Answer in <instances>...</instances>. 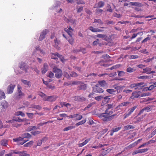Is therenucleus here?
<instances>
[{
    "label": "nucleus",
    "instance_id": "obj_2",
    "mask_svg": "<svg viewBox=\"0 0 156 156\" xmlns=\"http://www.w3.org/2000/svg\"><path fill=\"white\" fill-rule=\"evenodd\" d=\"M53 71L55 73V77L57 78H61L62 75V71L60 69L55 67L53 69Z\"/></svg>",
    "mask_w": 156,
    "mask_h": 156
},
{
    "label": "nucleus",
    "instance_id": "obj_55",
    "mask_svg": "<svg viewBox=\"0 0 156 156\" xmlns=\"http://www.w3.org/2000/svg\"><path fill=\"white\" fill-rule=\"evenodd\" d=\"M67 20L68 23H71L72 24H74L76 22V20L73 19H70Z\"/></svg>",
    "mask_w": 156,
    "mask_h": 156
},
{
    "label": "nucleus",
    "instance_id": "obj_18",
    "mask_svg": "<svg viewBox=\"0 0 156 156\" xmlns=\"http://www.w3.org/2000/svg\"><path fill=\"white\" fill-rule=\"evenodd\" d=\"M104 5L105 3L104 2L102 1H100L95 5L94 6V8H101L104 6Z\"/></svg>",
    "mask_w": 156,
    "mask_h": 156
},
{
    "label": "nucleus",
    "instance_id": "obj_1",
    "mask_svg": "<svg viewBox=\"0 0 156 156\" xmlns=\"http://www.w3.org/2000/svg\"><path fill=\"white\" fill-rule=\"evenodd\" d=\"M21 87L19 85L17 86V92L15 94L14 98L16 100H20L23 98L25 94L21 91Z\"/></svg>",
    "mask_w": 156,
    "mask_h": 156
},
{
    "label": "nucleus",
    "instance_id": "obj_19",
    "mask_svg": "<svg viewBox=\"0 0 156 156\" xmlns=\"http://www.w3.org/2000/svg\"><path fill=\"white\" fill-rule=\"evenodd\" d=\"M121 129V126H119L115 128H113L111 130L110 135L111 136H112L114 132H116L120 130Z\"/></svg>",
    "mask_w": 156,
    "mask_h": 156
},
{
    "label": "nucleus",
    "instance_id": "obj_37",
    "mask_svg": "<svg viewBox=\"0 0 156 156\" xmlns=\"http://www.w3.org/2000/svg\"><path fill=\"white\" fill-rule=\"evenodd\" d=\"M23 140V138H22L21 137H19L17 138H14L13 139V140L14 142H17V143L22 141Z\"/></svg>",
    "mask_w": 156,
    "mask_h": 156
},
{
    "label": "nucleus",
    "instance_id": "obj_34",
    "mask_svg": "<svg viewBox=\"0 0 156 156\" xmlns=\"http://www.w3.org/2000/svg\"><path fill=\"white\" fill-rule=\"evenodd\" d=\"M86 122V119H83L76 124L75 125L76 126H78L80 125H82L84 124Z\"/></svg>",
    "mask_w": 156,
    "mask_h": 156
},
{
    "label": "nucleus",
    "instance_id": "obj_52",
    "mask_svg": "<svg viewBox=\"0 0 156 156\" xmlns=\"http://www.w3.org/2000/svg\"><path fill=\"white\" fill-rule=\"evenodd\" d=\"M41 133V132L39 131H35L31 132V134L34 136H35L37 134H39Z\"/></svg>",
    "mask_w": 156,
    "mask_h": 156
},
{
    "label": "nucleus",
    "instance_id": "obj_28",
    "mask_svg": "<svg viewBox=\"0 0 156 156\" xmlns=\"http://www.w3.org/2000/svg\"><path fill=\"white\" fill-rule=\"evenodd\" d=\"M31 108H33L36 109L38 110H40L42 108L39 105H32Z\"/></svg>",
    "mask_w": 156,
    "mask_h": 156
},
{
    "label": "nucleus",
    "instance_id": "obj_48",
    "mask_svg": "<svg viewBox=\"0 0 156 156\" xmlns=\"http://www.w3.org/2000/svg\"><path fill=\"white\" fill-rule=\"evenodd\" d=\"M118 76L120 77H122L124 76L125 72L123 71H118Z\"/></svg>",
    "mask_w": 156,
    "mask_h": 156
},
{
    "label": "nucleus",
    "instance_id": "obj_62",
    "mask_svg": "<svg viewBox=\"0 0 156 156\" xmlns=\"http://www.w3.org/2000/svg\"><path fill=\"white\" fill-rule=\"evenodd\" d=\"M132 90L129 89H124L123 91V92L126 94H128L131 93Z\"/></svg>",
    "mask_w": 156,
    "mask_h": 156
},
{
    "label": "nucleus",
    "instance_id": "obj_21",
    "mask_svg": "<svg viewBox=\"0 0 156 156\" xmlns=\"http://www.w3.org/2000/svg\"><path fill=\"white\" fill-rule=\"evenodd\" d=\"M60 104L61 105V107L62 108L64 106H65L67 108H70L71 106V104L68 103H66L64 102H60Z\"/></svg>",
    "mask_w": 156,
    "mask_h": 156
},
{
    "label": "nucleus",
    "instance_id": "obj_25",
    "mask_svg": "<svg viewBox=\"0 0 156 156\" xmlns=\"http://www.w3.org/2000/svg\"><path fill=\"white\" fill-rule=\"evenodd\" d=\"M129 4L130 5L140 7H142L143 6L141 3L138 2H130L129 3Z\"/></svg>",
    "mask_w": 156,
    "mask_h": 156
},
{
    "label": "nucleus",
    "instance_id": "obj_43",
    "mask_svg": "<svg viewBox=\"0 0 156 156\" xmlns=\"http://www.w3.org/2000/svg\"><path fill=\"white\" fill-rule=\"evenodd\" d=\"M23 137L24 138H30L31 137V135L28 133H25L23 134Z\"/></svg>",
    "mask_w": 156,
    "mask_h": 156
},
{
    "label": "nucleus",
    "instance_id": "obj_38",
    "mask_svg": "<svg viewBox=\"0 0 156 156\" xmlns=\"http://www.w3.org/2000/svg\"><path fill=\"white\" fill-rule=\"evenodd\" d=\"M33 143L34 141H30L27 143L24 144V146L26 147H30L33 145Z\"/></svg>",
    "mask_w": 156,
    "mask_h": 156
},
{
    "label": "nucleus",
    "instance_id": "obj_61",
    "mask_svg": "<svg viewBox=\"0 0 156 156\" xmlns=\"http://www.w3.org/2000/svg\"><path fill=\"white\" fill-rule=\"evenodd\" d=\"M154 59V57H153L151 58H148L144 61V62L146 63L150 62Z\"/></svg>",
    "mask_w": 156,
    "mask_h": 156
},
{
    "label": "nucleus",
    "instance_id": "obj_49",
    "mask_svg": "<svg viewBox=\"0 0 156 156\" xmlns=\"http://www.w3.org/2000/svg\"><path fill=\"white\" fill-rule=\"evenodd\" d=\"M151 69L149 67H147L145 69H143L144 71L145 72H147L149 74L151 71Z\"/></svg>",
    "mask_w": 156,
    "mask_h": 156
},
{
    "label": "nucleus",
    "instance_id": "obj_50",
    "mask_svg": "<svg viewBox=\"0 0 156 156\" xmlns=\"http://www.w3.org/2000/svg\"><path fill=\"white\" fill-rule=\"evenodd\" d=\"M16 115H21L22 117H24L25 116V115L24 114V113H23L21 111H18L16 112Z\"/></svg>",
    "mask_w": 156,
    "mask_h": 156
},
{
    "label": "nucleus",
    "instance_id": "obj_14",
    "mask_svg": "<svg viewBox=\"0 0 156 156\" xmlns=\"http://www.w3.org/2000/svg\"><path fill=\"white\" fill-rule=\"evenodd\" d=\"M64 31L66 32L69 36H70L72 35L73 30L70 26H69L68 28H66L64 29Z\"/></svg>",
    "mask_w": 156,
    "mask_h": 156
},
{
    "label": "nucleus",
    "instance_id": "obj_5",
    "mask_svg": "<svg viewBox=\"0 0 156 156\" xmlns=\"http://www.w3.org/2000/svg\"><path fill=\"white\" fill-rule=\"evenodd\" d=\"M51 59H55L57 61L58 59V58L59 57L60 58L61 61L62 62L63 61L62 58H61L62 57L63 58L62 55H59L58 53H51Z\"/></svg>",
    "mask_w": 156,
    "mask_h": 156
},
{
    "label": "nucleus",
    "instance_id": "obj_16",
    "mask_svg": "<svg viewBox=\"0 0 156 156\" xmlns=\"http://www.w3.org/2000/svg\"><path fill=\"white\" fill-rule=\"evenodd\" d=\"M98 83L101 86L103 87L107 88L108 87V84L104 80L98 81Z\"/></svg>",
    "mask_w": 156,
    "mask_h": 156
},
{
    "label": "nucleus",
    "instance_id": "obj_29",
    "mask_svg": "<svg viewBox=\"0 0 156 156\" xmlns=\"http://www.w3.org/2000/svg\"><path fill=\"white\" fill-rule=\"evenodd\" d=\"M136 70L135 67H128L126 69V71L128 73H132Z\"/></svg>",
    "mask_w": 156,
    "mask_h": 156
},
{
    "label": "nucleus",
    "instance_id": "obj_6",
    "mask_svg": "<svg viewBox=\"0 0 156 156\" xmlns=\"http://www.w3.org/2000/svg\"><path fill=\"white\" fill-rule=\"evenodd\" d=\"M143 84V83H134L131 84L129 85V87L131 88H134L135 90H136L138 88L141 89L140 86Z\"/></svg>",
    "mask_w": 156,
    "mask_h": 156
},
{
    "label": "nucleus",
    "instance_id": "obj_30",
    "mask_svg": "<svg viewBox=\"0 0 156 156\" xmlns=\"http://www.w3.org/2000/svg\"><path fill=\"white\" fill-rule=\"evenodd\" d=\"M75 126H69L64 128L63 131H68L69 130L75 128Z\"/></svg>",
    "mask_w": 156,
    "mask_h": 156
},
{
    "label": "nucleus",
    "instance_id": "obj_64",
    "mask_svg": "<svg viewBox=\"0 0 156 156\" xmlns=\"http://www.w3.org/2000/svg\"><path fill=\"white\" fill-rule=\"evenodd\" d=\"M20 156H30L29 154L25 153L24 152H20Z\"/></svg>",
    "mask_w": 156,
    "mask_h": 156
},
{
    "label": "nucleus",
    "instance_id": "obj_59",
    "mask_svg": "<svg viewBox=\"0 0 156 156\" xmlns=\"http://www.w3.org/2000/svg\"><path fill=\"white\" fill-rule=\"evenodd\" d=\"M103 98V96L102 95L96 97L95 98V99L98 101H100Z\"/></svg>",
    "mask_w": 156,
    "mask_h": 156
},
{
    "label": "nucleus",
    "instance_id": "obj_51",
    "mask_svg": "<svg viewBox=\"0 0 156 156\" xmlns=\"http://www.w3.org/2000/svg\"><path fill=\"white\" fill-rule=\"evenodd\" d=\"M70 77H76L78 76V75L76 73L74 72H72L70 74Z\"/></svg>",
    "mask_w": 156,
    "mask_h": 156
},
{
    "label": "nucleus",
    "instance_id": "obj_10",
    "mask_svg": "<svg viewBox=\"0 0 156 156\" xmlns=\"http://www.w3.org/2000/svg\"><path fill=\"white\" fill-rule=\"evenodd\" d=\"M74 100L76 101L83 102L86 100V98L80 96H76L73 97Z\"/></svg>",
    "mask_w": 156,
    "mask_h": 156
},
{
    "label": "nucleus",
    "instance_id": "obj_15",
    "mask_svg": "<svg viewBox=\"0 0 156 156\" xmlns=\"http://www.w3.org/2000/svg\"><path fill=\"white\" fill-rule=\"evenodd\" d=\"M89 29L93 32H101L103 31L102 30L98 28L94 27L92 26L90 27Z\"/></svg>",
    "mask_w": 156,
    "mask_h": 156
},
{
    "label": "nucleus",
    "instance_id": "obj_58",
    "mask_svg": "<svg viewBox=\"0 0 156 156\" xmlns=\"http://www.w3.org/2000/svg\"><path fill=\"white\" fill-rule=\"evenodd\" d=\"M138 150L139 153H144L147 151L148 150V149L147 148H145L139 149Z\"/></svg>",
    "mask_w": 156,
    "mask_h": 156
},
{
    "label": "nucleus",
    "instance_id": "obj_17",
    "mask_svg": "<svg viewBox=\"0 0 156 156\" xmlns=\"http://www.w3.org/2000/svg\"><path fill=\"white\" fill-rule=\"evenodd\" d=\"M96 36L97 37L102 38L106 41H108V38L106 34H99L97 35Z\"/></svg>",
    "mask_w": 156,
    "mask_h": 156
},
{
    "label": "nucleus",
    "instance_id": "obj_8",
    "mask_svg": "<svg viewBox=\"0 0 156 156\" xmlns=\"http://www.w3.org/2000/svg\"><path fill=\"white\" fill-rule=\"evenodd\" d=\"M15 87V85L12 84H10L8 86L7 90V92L8 94L12 93L13 92L14 89Z\"/></svg>",
    "mask_w": 156,
    "mask_h": 156
},
{
    "label": "nucleus",
    "instance_id": "obj_12",
    "mask_svg": "<svg viewBox=\"0 0 156 156\" xmlns=\"http://www.w3.org/2000/svg\"><path fill=\"white\" fill-rule=\"evenodd\" d=\"M93 90L94 92L99 93H102L104 91V90L99 87L97 85H95L93 87Z\"/></svg>",
    "mask_w": 156,
    "mask_h": 156
},
{
    "label": "nucleus",
    "instance_id": "obj_54",
    "mask_svg": "<svg viewBox=\"0 0 156 156\" xmlns=\"http://www.w3.org/2000/svg\"><path fill=\"white\" fill-rule=\"evenodd\" d=\"M108 9H107V11L112 12L113 11L112 9L111 6L109 4H108L107 6Z\"/></svg>",
    "mask_w": 156,
    "mask_h": 156
},
{
    "label": "nucleus",
    "instance_id": "obj_22",
    "mask_svg": "<svg viewBox=\"0 0 156 156\" xmlns=\"http://www.w3.org/2000/svg\"><path fill=\"white\" fill-rule=\"evenodd\" d=\"M2 107L1 108L2 109H5L7 108L8 106V104L7 102L5 101H4L1 103Z\"/></svg>",
    "mask_w": 156,
    "mask_h": 156
},
{
    "label": "nucleus",
    "instance_id": "obj_3",
    "mask_svg": "<svg viewBox=\"0 0 156 156\" xmlns=\"http://www.w3.org/2000/svg\"><path fill=\"white\" fill-rule=\"evenodd\" d=\"M110 116L109 115L105 112L100 114L99 117L100 118L104 121H110L109 117Z\"/></svg>",
    "mask_w": 156,
    "mask_h": 156
},
{
    "label": "nucleus",
    "instance_id": "obj_33",
    "mask_svg": "<svg viewBox=\"0 0 156 156\" xmlns=\"http://www.w3.org/2000/svg\"><path fill=\"white\" fill-rule=\"evenodd\" d=\"M129 103L128 102H125L120 104L119 105L117 108H119L121 107H122L123 106H126Z\"/></svg>",
    "mask_w": 156,
    "mask_h": 156
},
{
    "label": "nucleus",
    "instance_id": "obj_42",
    "mask_svg": "<svg viewBox=\"0 0 156 156\" xmlns=\"http://www.w3.org/2000/svg\"><path fill=\"white\" fill-rule=\"evenodd\" d=\"M151 39V37H150V35H147V37L145 38L144 40L142 41V43H144L147 42L148 41L150 40Z\"/></svg>",
    "mask_w": 156,
    "mask_h": 156
},
{
    "label": "nucleus",
    "instance_id": "obj_13",
    "mask_svg": "<svg viewBox=\"0 0 156 156\" xmlns=\"http://www.w3.org/2000/svg\"><path fill=\"white\" fill-rule=\"evenodd\" d=\"M48 31V30L45 29L44 30L41 34L39 38V40L40 41H41L43 40L45 37V36L46 35Z\"/></svg>",
    "mask_w": 156,
    "mask_h": 156
},
{
    "label": "nucleus",
    "instance_id": "obj_31",
    "mask_svg": "<svg viewBox=\"0 0 156 156\" xmlns=\"http://www.w3.org/2000/svg\"><path fill=\"white\" fill-rule=\"evenodd\" d=\"M145 115H141V116L139 117H136V121L135 122L137 123L139 122H140L144 118ZM136 118V117L135 118Z\"/></svg>",
    "mask_w": 156,
    "mask_h": 156
},
{
    "label": "nucleus",
    "instance_id": "obj_20",
    "mask_svg": "<svg viewBox=\"0 0 156 156\" xmlns=\"http://www.w3.org/2000/svg\"><path fill=\"white\" fill-rule=\"evenodd\" d=\"M145 110H147V112H148L150 111V108L148 107L144 108L143 109L140 111L139 113L137 115L136 117H137L138 116L142 114L144 111Z\"/></svg>",
    "mask_w": 156,
    "mask_h": 156
},
{
    "label": "nucleus",
    "instance_id": "obj_7",
    "mask_svg": "<svg viewBox=\"0 0 156 156\" xmlns=\"http://www.w3.org/2000/svg\"><path fill=\"white\" fill-rule=\"evenodd\" d=\"M58 98V97L56 95L47 96L46 99H44L45 101L52 102L55 101Z\"/></svg>",
    "mask_w": 156,
    "mask_h": 156
},
{
    "label": "nucleus",
    "instance_id": "obj_47",
    "mask_svg": "<svg viewBox=\"0 0 156 156\" xmlns=\"http://www.w3.org/2000/svg\"><path fill=\"white\" fill-rule=\"evenodd\" d=\"M105 112L108 115H109V116H110L113 113L112 109H106V110L105 111Z\"/></svg>",
    "mask_w": 156,
    "mask_h": 156
},
{
    "label": "nucleus",
    "instance_id": "obj_53",
    "mask_svg": "<svg viewBox=\"0 0 156 156\" xmlns=\"http://www.w3.org/2000/svg\"><path fill=\"white\" fill-rule=\"evenodd\" d=\"M26 114L29 118L31 119H32L33 118L34 115V113H31L27 112Z\"/></svg>",
    "mask_w": 156,
    "mask_h": 156
},
{
    "label": "nucleus",
    "instance_id": "obj_23",
    "mask_svg": "<svg viewBox=\"0 0 156 156\" xmlns=\"http://www.w3.org/2000/svg\"><path fill=\"white\" fill-rule=\"evenodd\" d=\"M48 69V66L47 63L44 64L43 67L42 69V74L45 73L47 71Z\"/></svg>",
    "mask_w": 156,
    "mask_h": 156
},
{
    "label": "nucleus",
    "instance_id": "obj_24",
    "mask_svg": "<svg viewBox=\"0 0 156 156\" xmlns=\"http://www.w3.org/2000/svg\"><path fill=\"white\" fill-rule=\"evenodd\" d=\"M81 85L77 87V90H85L87 88V85L83 83H81Z\"/></svg>",
    "mask_w": 156,
    "mask_h": 156
},
{
    "label": "nucleus",
    "instance_id": "obj_46",
    "mask_svg": "<svg viewBox=\"0 0 156 156\" xmlns=\"http://www.w3.org/2000/svg\"><path fill=\"white\" fill-rule=\"evenodd\" d=\"M106 91L109 93L110 94H113L116 91L114 89H107L106 90Z\"/></svg>",
    "mask_w": 156,
    "mask_h": 156
},
{
    "label": "nucleus",
    "instance_id": "obj_44",
    "mask_svg": "<svg viewBox=\"0 0 156 156\" xmlns=\"http://www.w3.org/2000/svg\"><path fill=\"white\" fill-rule=\"evenodd\" d=\"M103 99H104V100L103 101V102L107 103L108 101L110 99V98H109V96H105L103 97Z\"/></svg>",
    "mask_w": 156,
    "mask_h": 156
},
{
    "label": "nucleus",
    "instance_id": "obj_45",
    "mask_svg": "<svg viewBox=\"0 0 156 156\" xmlns=\"http://www.w3.org/2000/svg\"><path fill=\"white\" fill-rule=\"evenodd\" d=\"M21 124H19L17 123L16 122H14H14L13 123H12V126L13 127H15L17 128L19 127H20L21 126Z\"/></svg>",
    "mask_w": 156,
    "mask_h": 156
},
{
    "label": "nucleus",
    "instance_id": "obj_60",
    "mask_svg": "<svg viewBox=\"0 0 156 156\" xmlns=\"http://www.w3.org/2000/svg\"><path fill=\"white\" fill-rule=\"evenodd\" d=\"M45 137L43 138L42 140H39L37 141V146H40L42 144V142L44 140V139H45Z\"/></svg>",
    "mask_w": 156,
    "mask_h": 156
},
{
    "label": "nucleus",
    "instance_id": "obj_27",
    "mask_svg": "<svg viewBox=\"0 0 156 156\" xmlns=\"http://www.w3.org/2000/svg\"><path fill=\"white\" fill-rule=\"evenodd\" d=\"M21 80L24 84L27 85L29 87L31 86L30 82V81L23 79Z\"/></svg>",
    "mask_w": 156,
    "mask_h": 156
},
{
    "label": "nucleus",
    "instance_id": "obj_4",
    "mask_svg": "<svg viewBox=\"0 0 156 156\" xmlns=\"http://www.w3.org/2000/svg\"><path fill=\"white\" fill-rule=\"evenodd\" d=\"M20 68L22 70L24 71L25 72H27V70L29 69V67L25 62H21L20 63Z\"/></svg>",
    "mask_w": 156,
    "mask_h": 156
},
{
    "label": "nucleus",
    "instance_id": "obj_36",
    "mask_svg": "<svg viewBox=\"0 0 156 156\" xmlns=\"http://www.w3.org/2000/svg\"><path fill=\"white\" fill-rule=\"evenodd\" d=\"M38 128L36 126H30L27 129V130L28 131H30L31 130L37 129Z\"/></svg>",
    "mask_w": 156,
    "mask_h": 156
},
{
    "label": "nucleus",
    "instance_id": "obj_11",
    "mask_svg": "<svg viewBox=\"0 0 156 156\" xmlns=\"http://www.w3.org/2000/svg\"><path fill=\"white\" fill-rule=\"evenodd\" d=\"M140 91L138 92H133L132 93V96L130 97V99H133L135 98H138L140 97Z\"/></svg>",
    "mask_w": 156,
    "mask_h": 156
},
{
    "label": "nucleus",
    "instance_id": "obj_41",
    "mask_svg": "<svg viewBox=\"0 0 156 156\" xmlns=\"http://www.w3.org/2000/svg\"><path fill=\"white\" fill-rule=\"evenodd\" d=\"M38 95L43 98V99L44 101H45L44 99H46L47 96L45 94L41 92L39 93Z\"/></svg>",
    "mask_w": 156,
    "mask_h": 156
},
{
    "label": "nucleus",
    "instance_id": "obj_57",
    "mask_svg": "<svg viewBox=\"0 0 156 156\" xmlns=\"http://www.w3.org/2000/svg\"><path fill=\"white\" fill-rule=\"evenodd\" d=\"M120 67V65L119 64L116 65L115 66H112V67L109 68L108 70L109 69L110 70H112L114 69H116Z\"/></svg>",
    "mask_w": 156,
    "mask_h": 156
},
{
    "label": "nucleus",
    "instance_id": "obj_63",
    "mask_svg": "<svg viewBox=\"0 0 156 156\" xmlns=\"http://www.w3.org/2000/svg\"><path fill=\"white\" fill-rule=\"evenodd\" d=\"M64 76L67 79H70V75H69L67 72H64Z\"/></svg>",
    "mask_w": 156,
    "mask_h": 156
},
{
    "label": "nucleus",
    "instance_id": "obj_32",
    "mask_svg": "<svg viewBox=\"0 0 156 156\" xmlns=\"http://www.w3.org/2000/svg\"><path fill=\"white\" fill-rule=\"evenodd\" d=\"M5 93L2 90H0V99L1 100L3 99H5Z\"/></svg>",
    "mask_w": 156,
    "mask_h": 156
},
{
    "label": "nucleus",
    "instance_id": "obj_9",
    "mask_svg": "<svg viewBox=\"0 0 156 156\" xmlns=\"http://www.w3.org/2000/svg\"><path fill=\"white\" fill-rule=\"evenodd\" d=\"M62 35L63 37L68 41L70 44L72 45L73 44L74 39L72 35L69 36L68 38H67L63 33L62 34Z\"/></svg>",
    "mask_w": 156,
    "mask_h": 156
},
{
    "label": "nucleus",
    "instance_id": "obj_56",
    "mask_svg": "<svg viewBox=\"0 0 156 156\" xmlns=\"http://www.w3.org/2000/svg\"><path fill=\"white\" fill-rule=\"evenodd\" d=\"M54 74L51 71L49 72L48 73V76L50 78H53L54 77Z\"/></svg>",
    "mask_w": 156,
    "mask_h": 156
},
{
    "label": "nucleus",
    "instance_id": "obj_26",
    "mask_svg": "<svg viewBox=\"0 0 156 156\" xmlns=\"http://www.w3.org/2000/svg\"><path fill=\"white\" fill-rule=\"evenodd\" d=\"M8 140L6 139H3L0 142L1 145L4 146H6L8 144Z\"/></svg>",
    "mask_w": 156,
    "mask_h": 156
},
{
    "label": "nucleus",
    "instance_id": "obj_40",
    "mask_svg": "<svg viewBox=\"0 0 156 156\" xmlns=\"http://www.w3.org/2000/svg\"><path fill=\"white\" fill-rule=\"evenodd\" d=\"M134 128V127L131 125L126 126L124 127V129L125 130H128L131 129H133Z\"/></svg>",
    "mask_w": 156,
    "mask_h": 156
},
{
    "label": "nucleus",
    "instance_id": "obj_39",
    "mask_svg": "<svg viewBox=\"0 0 156 156\" xmlns=\"http://www.w3.org/2000/svg\"><path fill=\"white\" fill-rule=\"evenodd\" d=\"M137 106H135L129 109L128 110V112L131 114L134 110L137 108Z\"/></svg>",
    "mask_w": 156,
    "mask_h": 156
},
{
    "label": "nucleus",
    "instance_id": "obj_35",
    "mask_svg": "<svg viewBox=\"0 0 156 156\" xmlns=\"http://www.w3.org/2000/svg\"><path fill=\"white\" fill-rule=\"evenodd\" d=\"M93 23H97L100 25L103 24V21L99 19H95Z\"/></svg>",
    "mask_w": 156,
    "mask_h": 156
}]
</instances>
